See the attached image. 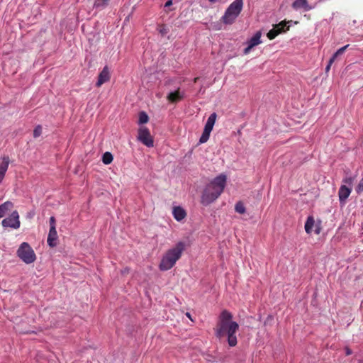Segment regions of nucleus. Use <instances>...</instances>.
Returning a JSON list of instances; mask_svg holds the SVG:
<instances>
[{
  "label": "nucleus",
  "mask_w": 363,
  "mask_h": 363,
  "mask_svg": "<svg viewBox=\"0 0 363 363\" xmlns=\"http://www.w3.org/2000/svg\"><path fill=\"white\" fill-rule=\"evenodd\" d=\"M232 319L231 313L226 310L223 311L219 316L215 334L219 339L226 338L230 347H235L238 343L236 333L239 329V325Z\"/></svg>",
  "instance_id": "1"
},
{
  "label": "nucleus",
  "mask_w": 363,
  "mask_h": 363,
  "mask_svg": "<svg viewBox=\"0 0 363 363\" xmlns=\"http://www.w3.org/2000/svg\"><path fill=\"white\" fill-rule=\"evenodd\" d=\"M226 182V175L220 174L207 184L201 194V204L207 206L214 202L223 193Z\"/></svg>",
  "instance_id": "2"
},
{
  "label": "nucleus",
  "mask_w": 363,
  "mask_h": 363,
  "mask_svg": "<svg viewBox=\"0 0 363 363\" xmlns=\"http://www.w3.org/2000/svg\"><path fill=\"white\" fill-rule=\"evenodd\" d=\"M184 249V243L179 242L174 247L167 250L162 258L160 269L162 271H167L172 268L177 261L181 257Z\"/></svg>",
  "instance_id": "3"
},
{
  "label": "nucleus",
  "mask_w": 363,
  "mask_h": 363,
  "mask_svg": "<svg viewBox=\"0 0 363 363\" xmlns=\"http://www.w3.org/2000/svg\"><path fill=\"white\" fill-rule=\"evenodd\" d=\"M243 7V0H235L227 8L224 15L222 16V21L225 24L233 23L240 15Z\"/></svg>",
  "instance_id": "4"
},
{
  "label": "nucleus",
  "mask_w": 363,
  "mask_h": 363,
  "mask_svg": "<svg viewBox=\"0 0 363 363\" xmlns=\"http://www.w3.org/2000/svg\"><path fill=\"white\" fill-rule=\"evenodd\" d=\"M17 256L26 264H32L36 259V255L30 245L26 242H22L16 252Z\"/></svg>",
  "instance_id": "5"
},
{
  "label": "nucleus",
  "mask_w": 363,
  "mask_h": 363,
  "mask_svg": "<svg viewBox=\"0 0 363 363\" xmlns=\"http://www.w3.org/2000/svg\"><path fill=\"white\" fill-rule=\"evenodd\" d=\"M1 225L4 228H11L12 229L19 228L21 223L18 213L16 211H13L9 217L2 220Z\"/></svg>",
  "instance_id": "6"
},
{
  "label": "nucleus",
  "mask_w": 363,
  "mask_h": 363,
  "mask_svg": "<svg viewBox=\"0 0 363 363\" xmlns=\"http://www.w3.org/2000/svg\"><path fill=\"white\" fill-rule=\"evenodd\" d=\"M138 139L148 147H153L154 142L149 130L145 127H141L138 130Z\"/></svg>",
  "instance_id": "7"
},
{
  "label": "nucleus",
  "mask_w": 363,
  "mask_h": 363,
  "mask_svg": "<svg viewBox=\"0 0 363 363\" xmlns=\"http://www.w3.org/2000/svg\"><path fill=\"white\" fill-rule=\"evenodd\" d=\"M261 36V31H257L250 40H247V46L243 51L245 55L248 54L254 47L262 43Z\"/></svg>",
  "instance_id": "8"
},
{
  "label": "nucleus",
  "mask_w": 363,
  "mask_h": 363,
  "mask_svg": "<svg viewBox=\"0 0 363 363\" xmlns=\"http://www.w3.org/2000/svg\"><path fill=\"white\" fill-rule=\"evenodd\" d=\"M352 192V187L346 185H341L338 191L339 201L341 204H345L346 200Z\"/></svg>",
  "instance_id": "9"
},
{
  "label": "nucleus",
  "mask_w": 363,
  "mask_h": 363,
  "mask_svg": "<svg viewBox=\"0 0 363 363\" xmlns=\"http://www.w3.org/2000/svg\"><path fill=\"white\" fill-rule=\"evenodd\" d=\"M286 22L282 21L279 24H277L272 29L267 33V37L269 39L272 40L275 38L279 33L284 32V27L286 26Z\"/></svg>",
  "instance_id": "10"
},
{
  "label": "nucleus",
  "mask_w": 363,
  "mask_h": 363,
  "mask_svg": "<svg viewBox=\"0 0 363 363\" xmlns=\"http://www.w3.org/2000/svg\"><path fill=\"white\" fill-rule=\"evenodd\" d=\"M110 77L109 69L107 66H105L99 74L98 80L96 84V86L100 87L103 84L108 82Z\"/></svg>",
  "instance_id": "11"
},
{
  "label": "nucleus",
  "mask_w": 363,
  "mask_h": 363,
  "mask_svg": "<svg viewBox=\"0 0 363 363\" xmlns=\"http://www.w3.org/2000/svg\"><path fill=\"white\" fill-rule=\"evenodd\" d=\"M292 7L295 10L303 9V11H308L314 8L308 4L307 0H296L293 2Z\"/></svg>",
  "instance_id": "12"
},
{
  "label": "nucleus",
  "mask_w": 363,
  "mask_h": 363,
  "mask_svg": "<svg viewBox=\"0 0 363 363\" xmlns=\"http://www.w3.org/2000/svg\"><path fill=\"white\" fill-rule=\"evenodd\" d=\"M172 215L177 221L183 220L186 216V211L181 206H174L172 209Z\"/></svg>",
  "instance_id": "13"
},
{
  "label": "nucleus",
  "mask_w": 363,
  "mask_h": 363,
  "mask_svg": "<svg viewBox=\"0 0 363 363\" xmlns=\"http://www.w3.org/2000/svg\"><path fill=\"white\" fill-rule=\"evenodd\" d=\"M184 96V91H181L180 89H178L174 91H171L167 95V99L170 102H177L181 100Z\"/></svg>",
  "instance_id": "14"
},
{
  "label": "nucleus",
  "mask_w": 363,
  "mask_h": 363,
  "mask_svg": "<svg viewBox=\"0 0 363 363\" xmlns=\"http://www.w3.org/2000/svg\"><path fill=\"white\" fill-rule=\"evenodd\" d=\"M57 233L56 228H50L48 236V244L50 247H53L57 245Z\"/></svg>",
  "instance_id": "15"
},
{
  "label": "nucleus",
  "mask_w": 363,
  "mask_h": 363,
  "mask_svg": "<svg viewBox=\"0 0 363 363\" xmlns=\"http://www.w3.org/2000/svg\"><path fill=\"white\" fill-rule=\"evenodd\" d=\"M9 162L10 160L9 157L5 156L3 157L2 162L0 164V184L5 177L6 172L9 165Z\"/></svg>",
  "instance_id": "16"
},
{
  "label": "nucleus",
  "mask_w": 363,
  "mask_h": 363,
  "mask_svg": "<svg viewBox=\"0 0 363 363\" xmlns=\"http://www.w3.org/2000/svg\"><path fill=\"white\" fill-rule=\"evenodd\" d=\"M216 117H217V115L216 113H211L207 119V121L205 124L203 130L211 132L213 128V125L215 124Z\"/></svg>",
  "instance_id": "17"
},
{
  "label": "nucleus",
  "mask_w": 363,
  "mask_h": 363,
  "mask_svg": "<svg viewBox=\"0 0 363 363\" xmlns=\"http://www.w3.org/2000/svg\"><path fill=\"white\" fill-rule=\"evenodd\" d=\"M13 207V204L11 201H6L0 205V218L4 217Z\"/></svg>",
  "instance_id": "18"
},
{
  "label": "nucleus",
  "mask_w": 363,
  "mask_h": 363,
  "mask_svg": "<svg viewBox=\"0 0 363 363\" xmlns=\"http://www.w3.org/2000/svg\"><path fill=\"white\" fill-rule=\"evenodd\" d=\"M315 225V221L312 216H308L305 223V230L308 234H311L313 231V228Z\"/></svg>",
  "instance_id": "19"
},
{
  "label": "nucleus",
  "mask_w": 363,
  "mask_h": 363,
  "mask_svg": "<svg viewBox=\"0 0 363 363\" xmlns=\"http://www.w3.org/2000/svg\"><path fill=\"white\" fill-rule=\"evenodd\" d=\"M109 1L110 0H94V8L102 10L108 5Z\"/></svg>",
  "instance_id": "20"
},
{
  "label": "nucleus",
  "mask_w": 363,
  "mask_h": 363,
  "mask_svg": "<svg viewBox=\"0 0 363 363\" xmlns=\"http://www.w3.org/2000/svg\"><path fill=\"white\" fill-rule=\"evenodd\" d=\"M349 47V45H346L342 48H340V49H338L334 54L332 56V57L330 58L331 59V62H335V60L340 55H342L345 52V50H347V48Z\"/></svg>",
  "instance_id": "21"
},
{
  "label": "nucleus",
  "mask_w": 363,
  "mask_h": 363,
  "mask_svg": "<svg viewBox=\"0 0 363 363\" xmlns=\"http://www.w3.org/2000/svg\"><path fill=\"white\" fill-rule=\"evenodd\" d=\"M113 155L109 152H106L102 156V161L105 164H109L113 161Z\"/></svg>",
  "instance_id": "22"
},
{
  "label": "nucleus",
  "mask_w": 363,
  "mask_h": 363,
  "mask_svg": "<svg viewBox=\"0 0 363 363\" xmlns=\"http://www.w3.org/2000/svg\"><path fill=\"white\" fill-rule=\"evenodd\" d=\"M148 119H149L148 116L147 115V113L145 112H144V111L140 112L139 116H138V123L139 124H144V123H147Z\"/></svg>",
  "instance_id": "23"
},
{
  "label": "nucleus",
  "mask_w": 363,
  "mask_h": 363,
  "mask_svg": "<svg viewBox=\"0 0 363 363\" xmlns=\"http://www.w3.org/2000/svg\"><path fill=\"white\" fill-rule=\"evenodd\" d=\"M211 133V132L203 130V133L199 139V143L201 144L206 143L209 139Z\"/></svg>",
  "instance_id": "24"
},
{
  "label": "nucleus",
  "mask_w": 363,
  "mask_h": 363,
  "mask_svg": "<svg viewBox=\"0 0 363 363\" xmlns=\"http://www.w3.org/2000/svg\"><path fill=\"white\" fill-rule=\"evenodd\" d=\"M235 210L237 213L242 214L245 212V207L242 202H238L235 206Z\"/></svg>",
  "instance_id": "25"
},
{
  "label": "nucleus",
  "mask_w": 363,
  "mask_h": 363,
  "mask_svg": "<svg viewBox=\"0 0 363 363\" xmlns=\"http://www.w3.org/2000/svg\"><path fill=\"white\" fill-rule=\"evenodd\" d=\"M42 133V127L40 125H37L33 130V137L38 138Z\"/></svg>",
  "instance_id": "26"
},
{
  "label": "nucleus",
  "mask_w": 363,
  "mask_h": 363,
  "mask_svg": "<svg viewBox=\"0 0 363 363\" xmlns=\"http://www.w3.org/2000/svg\"><path fill=\"white\" fill-rule=\"evenodd\" d=\"M158 31L162 35H165L169 32V30L165 26H160Z\"/></svg>",
  "instance_id": "27"
},
{
  "label": "nucleus",
  "mask_w": 363,
  "mask_h": 363,
  "mask_svg": "<svg viewBox=\"0 0 363 363\" xmlns=\"http://www.w3.org/2000/svg\"><path fill=\"white\" fill-rule=\"evenodd\" d=\"M354 178L352 177H345L342 180V182L346 184H348L349 186H352L353 182H354Z\"/></svg>",
  "instance_id": "28"
},
{
  "label": "nucleus",
  "mask_w": 363,
  "mask_h": 363,
  "mask_svg": "<svg viewBox=\"0 0 363 363\" xmlns=\"http://www.w3.org/2000/svg\"><path fill=\"white\" fill-rule=\"evenodd\" d=\"M356 191L358 194L361 193L362 191H363V178L361 179L359 183L358 184V185H357V186L356 188Z\"/></svg>",
  "instance_id": "29"
},
{
  "label": "nucleus",
  "mask_w": 363,
  "mask_h": 363,
  "mask_svg": "<svg viewBox=\"0 0 363 363\" xmlns=\"http://www.w3.org/2000/svg\"><path fill=\"white\" fill-rule=\"evenodd\" d=\"M52 227L56 228V221L55 217L51 216L50 218V228H52Z\"/></svg>",
  "instance_id": "30"
},
{
  "label": "nucleus",
  "mask_w": 363,
  "mask_h": 363,
  "mask_svg": "<svg viewBox=\"0 0 363 363\" xmlns=\"http://www.w3.org/2000/svg\"><path fill=\"white\" fill-rule=\"evenodd\" d=\"M333 62H331V59H330V60H329V62H328V65H327V66H326V67H325V71H326V72H328V71L330 70V67H331V65H332V64H333Z\"/></svg>",
  "instance_id": "31"
},
{
  "label": "nucleus",
  "mask_w": 363,
  "mask_h": 363,
  "mask_svg": "<svg viewBox=\"0 0 363 363\" xmlns=\"http://www.w3.org/2000/svg\"><path fill=\"white\" fill-rule=\"evenodd\" d=\"M172 5V0H168L165 4H164V7H169L170 6Z\"/></svg>",
  "instance_id": "32"
},
{
  "label": "nucleus",
  "mask_w": 363,
  "mask_h": 363,
  "mask_svg": "<svg viewBox=\"0 0 363 363\" xmlns=\"http://www.w3.org/2000/svg\"><path fill=\"white\" fill-rule=\"evenodd\" d=\"M352 354V351L350 350V349H349V348H347H347H346V354H347V355H350V354Z\"/></svg>",
  "instance_id": "33"
},
{
  "label": "nucleus",
  "mask_w": 363,
  "mask_h": 363,
  "mask_svg": "<svg viewBox=\"0 0 363 363\" xmlns=\"http://www.w3.org/2000/svg\"><path fill=\"white\" fill-rule=\"evenodd\" d=\"M315 232L316 234H319L320 233V228H319V227H316L315 228Z\"/></svg>",
  "instance_id": "34"
},
{
  "label": "nucleus",
  "mask_w": 363,
  "mask_h": 363,
  "mask_svg": "<svg viewBox=\"0 0 363 363\" xmlns=\"http://www.w3.org/2000/svg\"><path fill=\"white\" fill-rule=\"evenodd\" d=\"M216 1H217V0H208V1H209V2H211V3H214V2H216Z\"/></svg>",
  "instance_id": "35"
},
{
  "label": "nucleus",
  "mask_w": 363,
  "mask_h": 363,
  "mask_svg": "<svg viewBox=\"0 0 363 363\" xmlns=\"http://www.w3.org/2000/svg\"><path fill=\"white\" fill-rule=\"evenodd\" d=\"M186 316H188L189 318H191V315H190L189 313H186Z\"/></svg>",
  "instance_id": "36"
},
{
  "label": "nucleus",
  "mask_w": 363,
  "mask_h": 363,
  "mask_svg": "<svg viewBox=\"0 0 363 363\" xmlns=\"http://www.w3.org/2000/svg\"><path fill=\"white\" fill-rule=\"evenodd\" d=\"M197 80H198V78H195V79H194V82H197Z\"/></svg>",
  "instance_id": "37"
}]
</instances>
